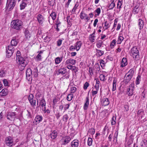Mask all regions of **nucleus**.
Here are the masks:
<instances>
[{
	"instance_id": "obj_35",
	"label": "nucleus",
	"mask_w": 147,
	"mask_h": 147,
	"mask_svg": "<svg viewBox=\"0 0 147 147\" xmlns=\"http://www.w3.org/2000/svg\"><path fill=\"white\" fill-rule=\"evenodd\" d=\"M101 12V9L100 8H97L96 10H95L94 11V12L96 14H95V16L96 17L98 16Z\"/></svg>"
},
{
	"instance_id": "obj_10",
	"label": "nucleus",
	"mask_w": 147,
	"mask_h": 147,
	"mask_svg": "<svg viewBox=\"0 0 147 147\" xmlns=\"http://www.w3.org/2000/svg\"><path fill=\"white\" fill-rule=\"evenodd\" d=\"M13 142L12 138L10 137H8L5 139V144L8 146H11L13 145Z\"/></svg>"
},
{
	"instance_id": "obj_42",
	"label": "nucleus",
	"mask_w": 147,
	"mask_h": 147,
	"mask_svg": "<svg viewBox=\"0 0 147 147\" xmlns=\"http://www.w3.org/2000/svg\"><path fill=\"white\" fill-rule=\"evenodd\" d=\"M116 116H114L112 118L111 125H114L115 124L116 121Z\"/></svg>"
},
{
	"instance_id": "obj_41",
	"label": "nucleus",
	"mask_w": 147,
	"mask_h": 147,
	"mask_svg": "<svg viewBox=\"0 0 147 147\" xmlns=\"http://www.w3.org/2000/svg\"><path fill=\"white\" fill-rule=\"evenodd\" d=\"M116 42V40L115 39H114L112 41L110 45V47L112 49L114 47V46L115 45Z\"/></svg>"
},
{
	"instance_id": "obj_28",
	"label": "nucleus",
	"mask_w": 147,
	"mask_h": 147,
	"mask_svg": "<svg viewBox=\"0 0 147 147\" xmlns=\"http://www.w3.org/2000/svg\"><path fill=\"white\" fill-rule=\"evenodd\" d=\"M79 4L78 2H76L75 3V5L72 9L71 11V13L72 14H74L75 13L76 10L77 9L78 7L79 6Z\"/></svg>"
},
{
	"instance_id": "obj_47",
	"label": "nucleus",
	"mask_w": 147,
	"mask_h": 147,
	"mask_svg": "<svg viewBox=\"0 0 147 147\" xmlns=\"http://www.w3.org/2000/svg\"><path fill=\"white\" fill-rule=\"evenodd\" d=\"M73 97V95L72 94H69L67 98V100L68 101H70L72 99Z\"/></svg>"
},
{
	"instance_id": "obj_7",
	"label": "nucleus",
	"mask_w": 147,
	"mask_h": 147,
	"mask_svg": "<svg viewBox=\"0 0 147 147\" xmlns=\"http://www.w3.org/2000/svg\"><path fill=\"white\" fill-rule=\"evenodd\" d=\"M7 118L9 121H12L15 120L16 118V113L15 112H9L7 115Z\"/></svg>"
},
{
	"instance_id": "obj_59",
	"label": "nucleus",
	"mask_w": 147,
	"mask_h": 147,
	"mask_svg": "<svg viewBox=\"0 0 147 147\" xmlns=\"http://www.w3.org/2000/svg\"><path fill=\"white\" fill-rule=\"evenodd\" d=\"M5 73L4 71L2 70L0 71V76L1 77H3L5 76Z\"/></svg>"
},
{
	"instance_id": "obj_52",
	"label": "nucleus",
	"mask_w": 147,
	"mask_h": 147,
	"mask_svg": "<svg viewBox=\"0 0 147 147\" xmlns=\"http://www.w3.org/2000/svg\"><path fill=\"white\" fill-rule=\"evenodd\" d=\"M144 111L143 110H140L138 111V114L140 115H141L142 117L143 116V115H144Z\"/></svg>"
},
{
	"instance_id": "obj_62",
	"label": "nucleus",
	"mask_w": 147,
	"mask_h": 147,
	"mask_svg": "<svg viewBox=\"0 0 147 147\" xmlns=\"http://www.w3.org/2000/svg\"><path fill=\"white\" fill-rule=\"evenodd\" d=\"M75 49L76 50V49L75 46H71L69 48V50L70 51H74Z\"/></svg>"
},
{
	"instance_id": "obj_12",
	"label": "nucleus",
	"mask_w": 147,
	"mask_h": 147,
	"mask_svg": "<svg viewBox=\"0 0 147 147\" xmlns=\"http://www.w3.org/2000/svg\"><path fill=\"white\" fill-rule=\"evenodd\" d=\"M80 18L82 19L86 20L88 21L90 19L88 15L83 11L80 13Z\"/></svg>"
},
{
	"instance_id": "obj_39",
	"label": "nucleus",
	"mask_w": 147,
	"mask_h": 147,
	"mask_svg": "<svg viewBox=\"0 0 147 147\" xmlns=\"http://www.w3.org/2000/svg\"><path fill=\"white\" fill-rule=\"evenodd\" d=\"M96 52H97V54L98 56H101L102 55L104 54V52L103 51L96 49Z\"/></svg>"
},
{
	"instance_id": "obj_4",
	"label": "nucleus",
	"mask_w": 147,
	"mask_h": 147,
	"mask_svg": "<svg viewBox=\"0 0 147 147\" xmlns=\"http://www.w3.org/2000/svg\"><path fill=\"white\" fill-rule=\"evenodd\" d=\"M131 56L133 57L135 60L139 58V51L136 47H134L131 48L129 52Z\"/></svg>"
},
{
	"instance_id": "obj_61",
	"label": "nucleus",
	"mask_w": 147,
	"mask_h": 147,
	"mask_svg": "<svg viewBox=\"0 0 147 147\" xmlns=\"http://www.w3.org/2000/svg\"><path fill=\"white\" fill-rule=\"evenodd\" d=\"M76 88L75 87H72L71 88V91L72 93H74L76 90Z\"/></svg>"
},
{
	"instance_id": "obj_11",
	"label": "nucleus",
	"mask_w": 147,
	"mask_h": 147,
	"mask_svg": "<svg viewBox=\"0 0 147 147\" xmlns=\"http://www.w3.org/2000/svg\"><path fill=\"white\" fill-rule=\"evenodd\" d=\"M71 140V138L69 136H66L63 137L62 139L63 144L65 145L68 143Z\"/></svg>"
},
{
	"instance_id": "obj_57",
	"label": "nucleus",
	"mask_w": 147,
	"mask_h": 147,
	"mask_svg": "<svg viewBox=\"0 0 147 147\" xmlns=\"http://www.w3.org/2000/svg\"><path fill=\"white\" fill-rule=\"evenodd\" d=\"M89 84L87 82H86L84 85V90H86L87 88L89 86Z\"/></svg>"
},
{
	"instance_id": "obj_44",
	"label": "nucleus",
	"mask_w": 147,
	"mask_h": 147,
	"mask_svg": "<svg viewBox=\"0 0 147 147\" xmlns=\"http://www.w3.org/2000/svg\"><path fill=\"white\" fill-rule=\"evenodd\" d=\"M29 101L32 106H34L35 105L36 101L35 98H34Z\"/></svg>"
},
{
	"instance_id": "obj_33",
	"label": "nucleus",
	"mask_w": 147,
	"mask_h": 147,
	"mask_svg": "<svg viewBox=\"0 0 147 147\" xmlns=\"http://www.w3.org/2000/svg\"><path fill=\"white\" fill-rule=\"evenodd\" d=\"M117 82V80L115 79L113 81V88L112 90L113 91H115L116 89V83Z\"/></svg>"
},
{
	"instance_id": "obj_34",
	"label": "nucleus",
	"mask_w": 147,
	"mask_h": 147,
	"mask_svg": "<svg viewBox=\"0 0 147 147\" xmlns=\"http://www.w3.org/2000/svg\"><path fill=\"white\" fill-rule=\"evenodd\" d=\"M139 11V9L138 6H136L133 10V13L134 14H137Z\"/></svg>"
},
{
	"instance_id": "obj_15",
	"label": "nucleus",
	"mask_w": 147,
	"mask_h": 147,
	"mask_svg": "<svg viewBox=\"0 0 147 147\" xmlns=\"http://www.w3.org/2000/svg\"><path fill=\"white\" fill-rule=\"evenodd\" d=\"M37 19L39 24H42L43 23L44 20L43 16L40 14H39L37 17Z\"/></svg>"
},
{
	"instance_id": "obj_9",
	"label": "nucleus",
	"mask_w": 147,
	"mask_h": 147,
	"mask_svg": "<svg viewBox=\"0 0 147 147\" xmlns=\"http://www.w3.org/2000/svg\"><path fill=\"white\" fill-rule=\"evenodd\" d=\"M42 116L37 115L35 117L33 123L34 124L37 125L40 123L42 120Z\"/></svg>"
},
{
	"instance_id": "obj_1",
	"label": "nucleus",
	"mask_w": 147,
	"mask_h": 147,
	"mask_svg": "<svg viewBox=\"0 0 147 147\" xmlns=\"http://www.w3.org/2000/svg\"><path fill=\"white\" fill-rule=\"evenodd\" d=\"M18 42V38L17 37H14L12 38L11 41V45H9L7 49V57L8 58H10L12 55L13 53L14 49L13 46H16L17 45Z\"/></svg>"
},
{
	"instance_id": "obj_36",
	"label": "nucleus",
	"mask_w": 147,
	"mask_h": 147,
	"mask_svg": "<svg viewBox=\"0 0 147 147\" xmlns=\"http://www.w3.org/2000/svg\"><path fill=\"white\" fill-rule=\"evenodd\" d=\"M25 35L26 38L28 39L30 38V34L28 30H26L25 32Z\"/></svg>"
},
{
	"instance_id": "obj_3",
	"label": "nucleus",
	"mask_w": 147,
	"mask_h": 147,
	"mask_svg": "<svg viewBox=\"0 0 147 147\" xmlns=\"http://www.w3.org/2000/svg\"><path fill=\"white\" fill-rule=\"evenodd\" d=\"M22 22L20 20H14L12 21L11 23V28L17 30H20L22 28Z\"/></svg>"
},
{
	"instance_id": "obj_27",
	"label": "nucleus",
	"mask_w": 147,
	"mask_h": 147,
	"mask_svg": "<svg viewBox=\"0 0 147 147\" xmlns=\"http://www.w3.org/2000/svg\"><path fill=\"white\" fill-rule=\"evenodd\" d=\"M138 25L139 26L140 29H142L144 25V23L143 20L141 19H139L138 20Z\"/></svg>"
},
{
	"instance_id": "obj_30",
	"label": "nucleus",
	"mask_w": 147,
	"mask_h": 147,
	"mask_svg": "<svg viewBox=\"0 0 147 147\" xmlns=\"http://www.w3.org/2000/svg\"><path fill=\"white\" fill-rule=\"evenodd\" d=\"M62 57H57L55 59V63L56 64L60 63L62 60Z\"/></svg>"
},
{
	"instance_id": "obj_21",
	"label": "nucleus",
	"mask_w": 147,
	"mask_h": 147,
	"mask_svg": "<svg viewBox=\"0 0 147 147\" xmlns=\"http://www.w3.org/2000/svg\"><path fill=\"white\" fill-rule=\"evenodd\" d=\"M127 64V59L125 58H123L121 63L120 66L122 67H123L126 66Z\"/></svg>"
},
{
	"instance_id": "obj_58",
	"label": "nucleus",
	"mask_w": 147,
	"mask_h": 147,
	"mask_svg": "<svg viewBox=\"0 0 147 147\" xmlns=\"http://www.w3.org/2000/svg\"><path fill=\"white\" fill-rule=\"evenodd\" d=\"M34 98V96L32 94H30L28 97V99L29 101L32 100Z\"/></svg>"
},
{
	"instance_id": "obj_19",
	"label": "nucleus",
	"mask_w": 147,
	"mask_h": 147,
	"mask_svg": "<svg viewBox=\"0 0 147 147\" xmlns=\"http://www.w3.org/2000/svg\"><path fill=\"white\" fill-rule=\"evenodd\" d=\"M79 141L77 140H73L71 143L72 147H78L79 145Z\"/></svg>"
},
{
	"instance_id": "obj_8",
	"label": "nucleus",
	"mask_w": 147,
	"mask_h": 147,
	"mask_svg": "<svg viewBox=\"0 0 147 147\" xmlns=\"http://www.w3.org/2000/svg\"><path fill=\"white\" fill-rule=\"evenodd\" d=\"M26 79L28 81H29L32 80V71L30 69L28 68L27 69L26 72Z\"/></svg>"
},
{
	"instance_id": "obj_49",
	"label": "nucleus",
	"mask_w": 147,
	"mask_h": 147,
	"mask_svg": "<svg viewBox=\"0 0 147 147\" xmlns=\"http://www.w3.org/2000/svg\"><path fill=\"white\" fill-rule=\"evenodd\" d=\"M87 143L88 145L89 146H91L92 145V139L91 138H88Z\"/></svg>"
},
{
	"instance_id": "obj_29",
	"label": "nucleus",
	"mask_w": 147,
	"mask_h": 147,
	"mask_svg": "<svg viewBox=\"0 0 147 147\" xmlns=\"http://www.w3.org/2000/svg\"><path fill=\"white\" fill-rule=\"evenodd\" d=\"M43 52L40 51L36 57L35 59L37 61H40L42 59V55Z\"/></svg>"
},
{
	"instance_id": "obj_48",
	"label": "nucleus",
	"mask_w": 147,
	"mask_h": 147,
	"mask_svg": "<svg viewBox=\"0 0 147 147\" xmlns=\"http://www.w3.org/2000/svg\"><path fill=\"white\" fill-rule=\"evenodd\" d=\"M100 63L101 67H102L105 66L106 62L103 60L101 59L100 60Z\"/></svg>"
},
{
	"instance_id": "obj_45",
	"label": "nucleus",
	"mask_w": 147,
	"mask_h": 147,
	"mask_svg": "<svg viewBox=\"0 0 147 147\" xmlns=\"http://www.w3.org/2000/svg\"><path fill=\"white\" fill-rule=\"evenodd\" d=\"M27 5V3L22 2V3L20 5V9L22 10L24 9Z\"/></svg>"
},
{
	"instance_id": "obj_26",
	"label": "nucleus",
	"mask_w": 147,
	"mask_h": 147,
	"mask_svg": "<svg viewBox=\"0 0 147 147\" xmlns=\"http://www.w3.org/2000/svg\"><path fill=\"white\" fill-rule=\"evenodd\" d=\"M89 104V99L88 97H86V101L84 104V109L85 110L87 109Z\"/></svg>"
},
{
	"instance_id": "obj_31",
	"label": "nucleus",
	"mask_w": 147,
	"mask_h": 147,
	"mask_svg": "<svg viewBox=\"0 0 147 147\" xmlns=\"http://www.w3.org/2000/svg\"><path fill=\"white\" fill-rule=\"evenodd\" d=\"M123 0H118V3L117 4V8L119 9L120 10V9L121 8V6L122 5Z\"/></svg>"
},
{
	"instance_id": "obj_18",
	"label": "nucleus",
	"mask_w": 147,
	"mask_h": 147,
	"mask_svg": "<svg viewBox=\"0 0 147 147\" xmlns=\"http://www.w3.org/2000/svg\"><path fill=\"white\" fill-rule=\"evenodd\" d=\"M103 31L108 29L110 26V24L107 21H105L104 23H102Z\"/></svg>"
},
{
	"instance_id": "obj_60",
	"label": "nucleus",
	"mask_w": 147,
	"mask_h": 147,
	"mask_svg": "<svg viewBox=\"0 0 147 147\" xmlns=\"http://www.w3.org/2000/svg\"><path fill=\"white\" fill-rule=\"evenodd\" d=\"M91 93L92 96H94L98 92H97L96 90H92Z\"/></svg>"
},
{
	"instance_id": "obj_32",
	"label": "nucleus",
	"mask_w": 147,
	"mask_h": 147,
	"mask_svg": "<svg viewBox=\"0 0 147 147\" xmlns=\"http://www.w3.org/2000/svg\"><path fill=\"white\" fill-rule=\"evenodd\" d=\"M124 39V38L123 36L119 35V36L118 39L117 40V44H121Z\"/></svg>"
},
{
	"instance_id": "obj_63",
	"label": "nucleus",
	"mask_w": 147,
	"mask_h": 147,
	"mask_svg": "<svg viewBox=\"0 0 147 147\" xmlns=\"http://www.w3.org/2000/svg\"><path fill=\"white\" fill-rule=\"evenodd\" d=\"M124 111L127 112L129 110V106L128 105H125L124 106Z\"/></svg>"
},
{
	"instance_id": "obj_56",
	"label": "nucleus",
	"mask_w": 147,
	"mask_h": 147,
	"mask_svg": "<svg viewBox=\"0 0 147 147\" xmlns=\"http://www.w3.org/2000/svg\"><path fill=\"white\" fill-rule=\"evenodd\" d=\"M68 118V117L67 114H65L63 116V120L64 121L66 122Z\"/></svg>"
},
{
	"instance_id": "obj_46",
	"label": "nucleus",
	"mask_w": 147,
	"mask_h": 147,
	"mask_svg": "<svg viewBox=\"0 0 147 147\" xmlns=\"http://www.w3.org/2000/svg\"><path fill=\"white\" fill-rule=\"evenodd\" d=\"M141 81V76H140L138 75L137 77L136 83V84L138 85L139 84Z\"/></svg>"
},
{
	"instance_id": "obj_20",
	"label": "nucleus",
	"mask_w": 147,
	"mask_h": 147,
	"mask_svg": "<svg viewBox=\"0 0 147 147\" xmlns=\"http://www.w3.org/2000/svg\"><path fill=\"white\" fill-rule=\"evenodd\" d=\"M40 105H41L43 109L46 108V102L44 99V98L42 97L40 100Z\"/></svg>"
},
{
	"instance_id": "obj_53",
	"label": "nucleus",
	"mask_w": 147,
	"mask_h": 147,
	"mask_svg": "<svg viewBox=\"0 0 147 147\" xmlns=\"http://www.w3.org/2000/svg\"><path fill=\"white\" fill-rule=\"evenodd\" d=\"M27 113L26 115V117L28 119H31V115L30 112L27 111Z\"/></svg>"
},
{
	"instance_id": "obj_24",
	"label": "nucleus",
	"mask_w": 147,
	"mask_h": 147,
	"mask_svg": "<svg viewBox=\"0 0 147 147\" xmlns=\"http://www.w3.org/2000/svg\"><path fill=\"white\" fill-rule=\"evenodd\" d=\"M89 40L90 41L92 42H94L96 38L95 32L94 31V32L89 36Z\"/></svg>"
},
{
	"instance_id": "obj_16",
	"label": "nucleus",
	"mask_w": 147,
	"mask_h": 147,
	"mask_svg": "<svg viewBox=\"0 0 147 147\" xmlns=\"http://www.w3.org/2000/svg\"><path fill=\"white\" fill-rule=\"evenodd\" d=\"M115 4L114 0H111L107 5V8L109 9H112L115 7Z\"/></svg>"
},
{
	"instance_id": "obj_50",
	"label": "nucleus",
	"mask_w": 147,
	"mask_h": 147,
	"mask_svg": "<svg viewBox=\"0 0 147 147\" xmlns=\"http://www.w3.org/2000/svg\"><path fill=\"white\" fill-rule=\"evenodd\" d=\"M105 77V76L103 74H100L99 76L100 80L102 81H104L106 80Z\"/></svg>"
},
{
	"instance_id": "obj_55",
	"label": "nucleus",
	"mask_w": 147,
	"mask_h": 147,
	"mask_svg": "<svg viewBox=\"0 0 147 147\" xmlns=\"http://www.w3.org/2000/svg\"><path fill=\"white\" fill-rule=\"evenodd\" d=\"M62 40L61 39H59L57 41V45L58 47L60 46L62 44Z\"/></svg>"
},
{
	"instance_id": "obj_25",
	"label": "nucleus",
	"mask_w": 147,
	"mask_h": 147,
	"mask_svg": "<svg viewBox=\"0 0 147 147\" xmlns=\"http://www.w3.org/2000/svg\"><path fill=\"white\" fill-rule=\"evenodd\" d=\"M132 76L126 74L124 77V80L126 82H128L131 80Z\"/></svg>"
},
{
	"instance_id": "obj_14",
	"label": "nucleus",
	"mask_w": 147,
	"mask_h": 147,
	"mask_svg": "<svg viewBox=\"0 0 147 147\" xmlns=\"http://www.w3.org/2000/svg\"><path fill=\"white\" fill-rule=\"evenodd\" d=\"M76 60L72 59H69L67 60L65 62V65H74L76 63Z\"/></svg>"
},
{
	"instance_id": "obj_22",
	"label": "nucleus",
	"mask_w": 147,
	"mask_h": 147,
	"mask_svg": "<svg viewBox=\"0 0 147 147\" xmlns=\"http://www.w3.org/2000/svg\"><path fill=\"white\" fill-rule=\"evenodd\" d=\"M57 133L56 131L54 130L50 134V136L51 139H54L57 136Z\"/></svg>"
},
{
	"instance_id": "obj_54",
	"label": "nucleus",
	"mask_w": 147,
	"mask_h": 147,
	"mask_svg": "<svg viewBox=\"0 0 147 147\" xmlns=\"http://www.w3.org/2000/svg\"><path fill=\"white\" fill-rule=\"evenodd\" d=\"M89 133L91 135L94 134L95 132V129L93 128L90 129L89 131Z\"/></svg>"
},
{
	"instance_id": "obj_40",
	"label": "nucleus",
	"mask_w": 147,
	"mask_h": 147,
	"mask_svg": "<svg viewBox=\"0 0 147 147\" xmlns=\"http://www.w3.org/2000/svg\"><path fill=\"white\" fill-rule=\"evenodd\" d=\"M7 94V90L6 89H3L0 92V94L2 96H5Z\"/></svg>"
},
{
	"instance_id": "obj_38",
	"label": "nucleus",
	"mask_w": 147,
	"mask_h": 147,
	"mask_svg": "<svg viewBox=\"0 0 147 147\" xmlns=\"http://www.w3.org/2000/svg\"><path fill=\"white\" fill-rule=\"evenodd\" d=\"M103 43V42L101 40L98 41L96 44V46L98 48H100L101 46Z\"/></svg>"
},
{
	"instance_id": "obj_6",
	"label": "nucleus",
	"mask_w": 147,
	"mask_h": 147,
	"mask_svg": "<svg viewBox=\"0 0 147 147\" xmlns=\"http://www.w3.org/2000/svg\"><path fill=\"white\" fill-rule=\"evenodd\" d=\"M134 89V82H133L128 86L127 90V93L129 96H132L133 94Z\"/></svg>"
},
{
	"instance_id": "obj_37",
	"label": "nucleus",
	"mask_w": 147,
	"mask_h": 147,
	"mask_svg": "<svg viewBox=\"0 0 147 147\" xmlns=\"http://www.w3.org/2000/svg\"><path fill=\"white\" fill-rule=\"evenodd\" d=\"M66 72V69L64 68H63L59 69V74H65Z\"/></svg>"
},
{
	"instance_id": "obj_43",
	"label": "nucleus",
	"mask_w": 147,
	"mask_h": 147,
	"mask_svg": "<svg viewBox=\"0 0 147 147\" xmlns=\"http://www.w3.org/2000/svg\"><path fill=\"white\" fill-rule=\"evenodd\" d=\"M50 16L52 18L53 20H54L55 19L56 17V13L54 12H52L50 15Z\"/></svg>"
},
{
	"instance_id": "obj_23",
	"label": "nucleus",
	"mask_w": 147,
	"mask_h": 147,
	"mask_svg": "<svg viewBox=\"0 0 147 147\" xmlns=\"http://www.w3.org/2000/svg\"><path fill=\"white\" fill-rule=\"evenodd\" d=\"M82 45V43L81 41H78L76 43L74 46L76 47V50L77 51H78L81 48Z\"/></svg>"
},
{
	"instance_id": "obj_5",
	"label": "nucleus",
	"mask_w": 147,
	"mask_h": 147,
	"mask_svg": "<svg viewBox=\"0 0 147 147\" xmlns=\"http://www.w3.org/2000/svg\"><path fill=\"white\" fill-rule=\"evenodd\" d=\"M16 0H7L5 7L6 11H9L12 10L16 4Z\"/></svg>"
},
{
	"instance_id": "obj_17",
	"label": "nucleus",
	"mask_w": 147,
	"mask_h": 147,
	"mask_svg": "<svg viewBox=\"0 0 147 147\" xmlns=\"http://www.w3.org/2000/svg\"><path fill=\"white\" fill-rule=\"evenodd\" d=\"M51 35L49 33H48L46 34V36L44 38V41L48 42L51 40Z\"/></svg>"
},
{
	"instance_id": "obj_64",
	"label": "nucleus",
	"mask_w": 147,
	"mask_h": 147,
	"mask_svg": "<svg viewBox=\"0 0 147 147\" xmlns=\"http://www.w3.org/2000/svg\"><path fill=\"white\" fill-rule=\"evenodd\" d=\"M93 69L91 68H89V72L90 75L92 76L93 74Z\"/></svg>"
},
{
	"instance_id": "obj_13",
	"label": "nucleus",
	"mask_w": 147,
	"mask_h": 147,
	"mask_svg": "<svg viewBox=\"0 0 147 147\" xmlns=\"http://www.w3.org/2000/svg\"><path fill=\"white\" fill-rule=\"evenodd\" d=\"M101 104L104 106H106L109 104V101L108 98H103L101 99Z\"/></svg>"
},
{
	"instance_id": "obj_51",
	"label": "nucleus",
	"mask_w": 147,
	"mask_h": 147,
	"mask_svg": "<svg viewBox=\"0 0 147 147\" xmlns=\"http://www.w3.org/2000/svg\"><path fill=\"white\" fill-rule=\"evenodd\" d=\"M134 73V71L133 69H131L127 73V74L130 75L131 76H133Z\"/></svg>"
},
{
	"instance_id": "obj_2",
	"label": "nucleus",
	"mask_w": 147,
	"mask_h": 147,
	"mask_svg": "<svg viewBox=\"0 0 147 147\" xmlns=\"http://www.w3.org/2000/svg\"><path fill=\"white\" fill-rule=\"evenodd\" d=\"M16 61L17 63L22 67L21 70H23L27 64V62L25 59L22 57L20 52L17 51L16 54Z\"/></svg>"
}]
</instances>
